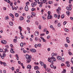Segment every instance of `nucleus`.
Masks as SVG:
<instances>
[{"mask_svg":"<svg viewBox=\"0 0 73 73\" xmlns=\"http://www.w3.org/2000/svg\"><path fill=\"white\" fill-rule=\"evenodd\" d=\"M26 58L27 59V63H29V62L31 61V58H32L31 56L27 54L26 55Z\"/></svg>","mask_w":73,"mask_h":73,"instance_id":"nucleus-1","label":"nucleus"},{"mask_svg":"<svg viewBox=\"0 0 73 73\" xmlns=\"http://www.w3.org/2000/svg\"><path fill=\"white\" fill-rule=\"evenodd\" d=\"M1 43L3 44H7V41L4 40H1Z\"/></svg>","mask_w":73,"mask_h":73,"instance_id":"nucleus-2","label":"nucleus"},{"mask_svg":"<svg viewBox=\"0 0 73 73\" xmlns=\"http://www.w3.org/2000/svg\"><path fill=\"white\" fill-rule=\"evenodd\" d=\"M48 18H49V16H50V17L49 18V19H51V18H52V15H50V11H48Z\"/></svg>","mask_w":73,"mask_h":73,"instance_id":"nucleus-3","label":"nucleus"},{"mask_svg":"<svg viewBox=\"0 0 73 73\" xmlns=\"http://www.w3.org/2000/svg\"><path fill=\"white\" fill-rule=\"evenodd\" d=\"M25 11L27 12V11H28V6L26 5L25 7Z\"/></svg>","mask_w":73,"mask_h":73,"instance_id":"nucleus-4","label":"nucleus"},{"mask_svg":"<svg viewBox=\"0 0 73 73\" xmlns=\"http://www.w3.org/2000/svg\"><path fill=\"white\" fill-rule=\"evenodd\" d=\"M34 35H35V36H38V35L39 34H38V31H36L35 33H34Z\"/></svg>","mask_w":73,"mask_h":73,"instance_id":"nucleus-5","label":"nucleus"},{"mask_svg":"<svg viewBox=\"0 0 73 73\" xmlns=\"http://www.w3.org/2000/svg\"><path fill=\"white\" fill-rule=\"evenodd\" d=\"M30 50L32 53H35L36 52V50L35 49H31Z\"/></svg>","mask_w":73,"mask_h":73,"instance_id":"nucleus-6","label":"nucleus"},{"mask_svg":"<svg viewBox=\"0 0 73 73\" xmlns=\"http://www.w3.org/2000/svg\"><path fill=\"white\" fill-rule=\"evenodd\" d=\"M66 41L68 43H69L70 42V40H69V37H67L66 38Z\"/></svg>","mask_w":73,"mask_h":73,"instance_id":"nucleus-7","label":"nucleus"},{"mask_svg":"<svg viewBox=\"0 0 73 73\" xmlns=\"http://www.w3.org/2000/svg\"><path fill=\"white\" fill-rule=\"evenodd\" d=\"M66 9L67 10H68V11H70V10L72 9V8L69 7H66Z\"/></svg>","mask_w":73,"mask_h":73,"instance_id":"nucleus-8","label":"nucleus"},{"mask_svg":"<svg viewBox=\"0 0 73 73\" xmlns=\"http://www.w3.org/2000/svg\"><path fill=\"white\" fill-rule=\"evenodd\" d=\"M57 58L59 60H61V57L60 56H57Z\"/></svg>","mask_w":73,"mask_h":73,"instance_id":"nucleus-9","label":"nucleus"},{"mask_svg":"<svg viewBox=\"0 0 73 73\" xmlns=\"http://www.w3.org/2000/svg\"><path fill=\"white\" fill-rule=\"evenodd\" d=\"M31 65H28L27 67V69H31Z\"/></svg>","mask_w":73,"mask_h":73,"instance_id":"nucleus-10","label":"nucleus"},{"mask_svg":"<svg viewBox=\"0 0 73 73\" xmlns=\"http://www.w3.org/2000/svg\"><path fill=\"white\" fill-rule=\"evenodd\" d=\"M38 66H35L34 67V69L35 70H37L38 69Z\"/></svg>","mask_w":73,"mask_h":73,"instance_id":"nucleus-11","label":"nucleus"},{"mask_svg":"<svg viewBox=\"0 0 73 73\" xmlns=\"http://www.w3.org/2000/svg\"><path fill=\"white\" fill-rule=\"evenodd\" d=\"M10 52H11V53H15V51H13V49H12L11 50Z\"/></svg>","mask_w":73,"mask_h":73,"instance_id":"nucleus-12","label":"nucleus"},{"mask_svg":"<svg viewBox=\"0 0 73 73\" xmlns=\"http://www.w3.org/2000/svg\"><path fill=\"white\" fill-rule=\"evenodd\" d=\"M20 20H23V19H24V18L23 17H22V16H21L20 17V19H19Z\"/></svg>","mask_w":73,"mask_h":73,"instance_id":"nucleus-13","label":"nucleus"},{"mask_svg":"<svg viewBox=\"0 0 73 73\" xmlns=\"http://www.w3.org/2000/svg\"><path fill=\"white\" fill-rule=\"evenodd\" d=\"M9 24L11 26H12L13 24V23H12V22H10L9 23Z\"/></svg>","mask_w":73,"mask_h":73,"instance_id":"nucleus-14","label":"nucleus"},{"mask_svg":"<svg viewBox=\"0 0 73 73\" xmlns=\"http://www.w3.org/2000/svg\"><path fill=\"white\" fill-rule=\"evenodd\" d=\"M10 16H11V17H12V18L14 19V16H13V15L12 14H10Z\"/></svg>","mask_w":73,"mask_h":73,"instance_id":"nucleus-15","label":"nucleus"},{"mask_svg":"<svg viewBox=\"0 0 73 73\" xmlns=\"http://www.w3.org/2000/svg\"><path fill=\"white\" fill-rule=\"evenodd\" d=\"M40 64L42 66H43V65H44V63H43V62H42V61H40Z\"/></svg>","mask_w":73,"mask_h":73,"instance_id":"nucleus-16","label":"nucleus"},{"mask_svg":"<svg viewBox=\"0 0 73 73\" xmlns=\"http://www.w3.org/2000/svg\"><path fill=\"white\" fill-rule=\"evenodd\" d=\"M40 1L43 2V3H45V2H46V0H40Z\"/></svg>","mask_w":73,"mask_h":73,"instance_id":"nucleus-17","label":"nucleus"},{"mask_svg":"<svg viewBox=\"0 0 73 73\" xmlns=\"http://www.w3.org/2000/svg\"><path fill=\"white\" fill-rule=\"evenodd\" d=\"M56 11H57L58 13V14H60V10H58V9H57Z\"/></svg>","mask_w":73,"mask_h":73,"instance_id":"nucleus-18","label":"nucleus"},{"mask_svg":"<svg viewBox=\"0 0 73 73\" xmlns=\"http://www.w3.org/2000/svg\"><path fill=\"white\" fill-rule=\"evenodd\" d=\"M13 41L15 43H16L17 42V40L16 39H14Z\"/></svg>","mask_w":73,"mask_h":73,"instance_id":"nucleus-19","label":"nucleus"},{"mask_svg":"<svg viewBox=\"0 0 73 73\" xmlns=\"http://www.w3.org/2000/svg\"><path fill=\"white\" fill-rule=\"evenodd\" d=\"M15 15L16 17H18V16H19V14H18L17 13H15Z\"/></svg>","mask_w":73,"mask_h":73,"instance_id":"nucleus-20","label":"nucleus"},{"mask_svg":"<svg viewBox=\"0 0 73 73\" xmlns=\"http://www.w3.org/2000/svg\"><path fill=\"white\" fill-rule=\"evenodd\" d=\"M6 2H7L8 3H9V4H10V3H11V1H9V0H7V1H6Z\"/></svg>","mask_w":73,"mask_h":73,"instance_id":"nucleus-21","label":"nucleus"},{"mask_svg":"<svg viewBox=\"0 0 73 73\" xmlns=\"http://www.w3.org/2000/svg\"><path fill=\"white\" fill-rule=\"evenodd\" d=\"M32 11L33 12V11H36V9L35 8H33L31 9Z\"/></svg>","mask_w":73,"mask_h":73,"instance_id":"nucleus-22","label":"nucleus"},{"mask_svg":"<svg viewBox=\"0 0 73 73\" xmlns=\"http://www.w3.org/2000/svg\"><path fill=\"white\" fill-rule=\"evenodd\" d=\"M45 34L44 33H42V34H40V36H44V35H45Z\"/></svg>","mask_w":73,"mask_h":73,"instance_id":"nucleus-23","label":"nucleus"},{"mask_svg":"<svg viewBox=\"0 0 73 73\" xmlns=\"http://www.w3.org/2000/svg\"><path fill=\"white\" fill-rule=\"evenodd\" d=\"M66 13L67 15H69V11H67L66 12Z\"/></svg>","mask_w":73,"mask_h":73,"instance_id":"nucleus-24","label":"nucleus"},{"mask_svg":"<svg viewBox=\"0 0 73 73\" xmlns=\"http://www.w3.org/2000/svg\"><path fill=\"white\" fill-rule=\"evenodd\" d=\"M20 46H21V47H23V43L22 42L20 44Z\"/></svg>","mask_w":73,"mask_h":73,"instance_id":"nucleus-25","label":"nucleus"},{"mask_svg":"<svg viewBox=\"0 0 73 73\" xmlns=\"http://www.w3.org/2000/svg\"><path fill=\"white\" fill-rule=\"evenodd\" d=\"M62 72H63V73H66V70L64 69H63V71H62Z\"/></svg>","mask_w":73,"mask_h":73,"instance_id":"nucleus-26","label":"nucleus"},{"mask_svg":"<svg viewBox=\"0 0 73 73\" xmlns=\"http://www.w3.org/2000/svg\"><path fill=\"white\" fill-rule=\"evenodd\" d=\"M65 16L64 15H61V18L62 19H64V17Z\"/></svg>","mask_w":73,"mask_h":73,"instance_id":"nucleus-27","label":"nucleus"},{"mask_svg":"<svg viewBox=\"0 0 73 73\" xmlns=\"http://www.w3.org/2000/svg\"><path fill=\"white\" fill-rule=\"evenodd\" d=\"M26 5H27V6H28L27 5H28L29 4V2H27V3H26Z\"/></svg>","mask_w":73,"mask_h":73,"instance_id":"nucleus-28","label":"nucleus"},{"mask_svg":"<svg viewBox=\"0 0 73 73\" xmlns=\"http://www.w3.org/2000/svg\"><path fill=\"white\" fill-rule=\"evenodd\" d=\"M50 66L52 68H54V65L53 64H51Z\"/></svg>","mask_w":73,"mask_h":73,"instance_id":"nucleus-29","label":"nucleus"},{"mask_svg":"<svg viewBox=\"0 0 73 73\" xmlns=\"http://www.w3.org/2000/svg\"><path fill=\"white\" fill-rule=\"evenodd\" d=\"M61 60L63 62L64 61V58H61Z\"/></svg>","mask_w":73,"mask_h":73,"instance_id":"nucleus-30","label":"nucleus"},{"mask_svg":"<svg viewBox=\"0 0 73 73\" xmlns=\"http://www.w3.org/2000/svg\"><path fill=\"white\" fill-rule=\"evenodd\" d=\"M32 15H33V16H35V13L34 12H32Z\"/></svg>","mask_w":73,"mask_h":73,"instance_id":"nucleus-31","label":"nucleus"},{"mask_svg":"<svg viewBox=\"0 0 73 73\" xmlns=\"http://www.w3.org/2000/svg\"><path fill=\"white\" fill-rule=\"evenodd\" d=\"M5 19V20H7L8 19H9V18L7 16L6 17Z\"/></svg>","mask_w":73,"mask_h":73,"instance_id":"nucleus-32","label":"nucleus"},{"mask_svg":"<svg viewBox=\"0 0 73 73\" xmlns=\"http://www.w3.org/2000/svg\"><path fill=\"white\" fill-rule=\"evenodd\" d=\"M48 62H50V58H48Z\"/></svg>","mask_w":73,"mask_h":73,"instance_id":"nucleus-33","label":"nucleus"},{"mask_svg":"<svg viewBox=\"0 0 73 73\" xmlns=\"http://www.w3.org/2000/svg\"><path fill=\"white\" fill-rule=\"evenodd\" d=\"M65 32H68L69 31V30L66 29H65Z\"/></svg>","mask_w":73,"mask_h":73,"instance_id":"nucleus-34","label":"nucleus"},{"mask_svg":"<svg viewBox=\"0 0 73 73\" xmlns=\"http://www.w3.org/2000/svg\"><path fill=\"white\" fill-rule=\"evenodd\" d=\"M43 67L44 68V69H46V64H44Z\"/></svg>","mask_w":73,"mask_h":73,"instance_id":"nucleus-35","label":"nucleus"},{"mask_svg":"<svg viewBox=\"0 0 73 73\" xmlns=\"http://www.w3.org/2000/svg\"><path fill=\"white\" fill-rule=\"evenodd\" d=\"M64 45L65 47H66V48H68V44H64Z\"/></svg>","mask_w":73,"mask_h":73,"instance_id":"nucleus-36","label":"nucleus"},{"mask_svg":"<svg viewBox=\"0 0 73 73\" xmlns=\"http://www.w3.org/2000/svg\"><path fill=\"white\" fill-rule=\"evenodd\" d=\"M38 28L39 29H41V25H39Z\"/></svg>","mask_w":73,"mask_h":73,"instance_id":"nucleus-37","label":"nucleus"},{"mask_svg":"<svg viewBox=\"0 0 73 73\" xmlns=\"http://www.w3.org/2000/svg\"><path fill=\"white\" fill-rule=\"evenodd\" d=\"M0 62L1 65H3L4 64V62H2L1 61H0Z\"/></svg>","mask_w":73,"mask_h":73,"instance_id":"nucleus-38","label":"nucleus"},{"mask_svg":"<svg viewBox=\"0 0 73 73\" xmlns=\"http://www.w3.org/2000/svg\"><path fill=\"white\" fill-rule=\"evenodd\" d=\"M54 23L55 24H57L58 23V21H56V20H55V21Z\"/></svg>","mask_w":73,"mask_h":73,"instance_id":"nucleus-39","label":"nucleus"},{"mask_svg":"<svg viewBox=\"0 0 73 73\" xmlns=\"http://www.w3.org/2000/svg\"><path fill=\"white\" fill-rule=\"evenodd\" d=\"M48 17H47V19H48H48H52V18H50V16H48Z\"/></svg>","mask_w":73,"mask_h":73,"instance_id":"nucleus-40","label":"nucleus"},{"mask_svg":"<svg viewBox=\"0 0 73 73\" xmlns=\"http://www.w3.org/2000/svg\"><path fill=\"white\" fill-rule=\"evenodd\" d=\"M5 46L7 49H8L9 48V46L8 45H6Z\"/></svg>","mask_w":73,"mask_h":73,"instance_id":"nucleus-41","label":"nucleus"},{"mask_svg":"<svg viewBox=\"0 0 73 73\" xmlns=\"http://www.w3.org/2000/svg\"><path fill=\"white\" fill-rule=\"evenodd\" d=\"M6 63H5V62H4L3 63V65L4 66H6Z\"/></svg>","mask_w":73,"mask_h":73,"instance_id":"nucleus-42","label":"nucleus"},{"mask_svg":"<svg viewBox=\"0 0 73 73\" xmlns=\"http://www.w3.org/2000/svg\"><path fill=\"white\" fill-rule=\"evenodd\" d=\"M21 37L22 38V39H24V37L23 35H21Z\"/></svg>","mask_w":73,"mask_h":73,"instance_id":"nucleus-43","label":"nucleus"},{"mask_svg":"<svg viewBox=\"0 0 73 73\" xmlns=\"http://www.w3.org/2000/svg\"><path fill=\"white\" fill-rule=\"evenodd\" d=\"M39 1V0H35V1L37 3H38V1Z\"/></svg>","mask_w":73,"mask_h":73,"instance_id":"nucleus-44","label":"nucleus"},{"mask_svg":"<svg viewBox=\"0 0 73 73\" xmlns=\"http://www.w3.org/2000/svg\"><path fill=\"white\" fill-rule=\"evenodd\" d=\"M60 23H58V27H60Z\"/></svg>","mask_w":73,"mask_h":73,"instance_id":"nucleus-45","label":"nucleus"},{"mask_svg":"<svg viewBox=\"0 0 73 73\" xmlns=\"http://www.w3.org/2000/svg\"><path fill=\"white\" fill-rule=\"evenodd\" d=\"M37 46H38L39 47H40V46H41V44H39L38 45H37Z\"/></svg>","mask_w":73,"mask_h":73,"instance_id":"nucleus-46","label":"nucleus"},{"mask_svg":"<svg viewBox=\"0 0 73 73\" xmlns=\"http://www.w3.org/2000/svg\"><path fill=\"white\" fill-rule=\"evenodd\" d=\"M44 32H46V31H47V29H44Z\"/></svg>","mask_w":73,"mask_h":73,"instance_id":"nucleus-47","label":"nucleus"},{"mask_svg":"<svg viewBox=\"0 0 73 73\" xmlns=\"http://www.w3.org/2000/svg\"><path fill=\"white\" fill-rule=\"evenodd\" d=\"M31 6L32 7H35V5H34V4L33 3H32L31 4Z\"/></svg>","mask_w":73,"mask_h":73,"instance_id":"nucleus-48","label":"nucleus"},{"mask_svg":"<svg viewBox=\"0 0 73 73\" xmlns=\"http://www.w3.org/2000/svg\"><path fill=\"white\" fill-rule=\"evenodd\" d=\"M33 4L34 5H37V3L36 2H34Z\"/></svg>","mask_w":73,"mask_h":73,"instance_id":"nucleus-49","label":"nucleus"},{"mask_svg":"<svg viewBox=\"0 0 73 73\" xmlns=\"http://www.w3.org/2000/svg\"><path fill=\"white\" fill-rule=\"evenodd\" d=\"M0 57H1V58H2V59H4V56H1Z\"/></svg>","mask_w":73,"mask_h":73,"instance_id":"nucleus-50","label":"nucleus"},{"mask_svg":"<svg viewBox=\"0 0 73 73\" xmlns=\"http://www.w3.org/2000/svg\"><path fill=\"white\" fill-rule=\"evenodd\" d=\"M56 61V58H55L54 57V58L53 59V61Z\"/></svg>","mask_w":73,"mask_h":73,"instance_id":"nucleus-51","label":"nucleus"},{"mask_svg":"<svg viewBox=\"0 0 73 73\" xmlns=\"http://www.w3.org/2000/svg\"><path fill=\"white\" fill-rule=\"evenodd\" d=\"M50 36H47V39H49V38H50Z\"/></svg>","mask_w":73,"mask_h":73,"instance_id":"nucleus-52","label":"nucleus"},{"mask_svg":"<svg viewBox=\"0 0 73 73\" xmlns=\"http://www.w3.org/2000/svg\"><path fill=\"white\" fill-rule=\"evenodd\" d=\"M48 3H49L50 4H51L52 3V2L51 1H48Z\"/></svg>","mask_w":73,"mask_h":73,"instance_id":"nucleus-53","label":"nucleus"},{"mask_svg":"<svg viewBox=\"0 0 73 73\" xmlns=\"http://www.w3.org/2000/svg\"><path fill=\"white\" fill-rule=\"evenodd\" d=\"M11 69L12 70H15V68H14V67H13L11 68Z\"/></svg>","mask_w":73,"mask_h":73,"instance_id":"nucleus-54","label":"nucleus"},{"mask_svg":"<svg viewBox=\"0 0 73 73\" xmlns=\"http://www.w3.org/2000/svg\"><path fill=\"white\" fill-rule=\"evenodd\" d=\"M47 72H50V69H48L47 70Z\"/></svg>","mask_w":73,"mask_h":73,"instance_id":"nucleus-55","label":"nucleus"},{"mask_svg":"<svg viewBox=\"0 0 73 73\" xmlns=\"http://www.w3.org/2000/svg\"><path fill=\"white\" fill-rule=\"evenodd\" d=\"M66 24V21H64V22L63 23V24L64 25H65V24Z\"/></svg>","mask_w":73,"mask_h":73,"instance_id":"nucleus-56","label":"nucleus"},{"mask_svg":"<svg viewBox=\"0 0 73 73\" xmlns=\"http://www.w3.org/2000/svg\"><path fill=\"white\" fill-rule=\"evenodd\" d=\"M54 53H53L52 54V57H54Z\"/></svg>","mask_w":73,"mask_h":73,"instance_id":"nucleus-57","label":"nucleus"},{"mask_svg":"<svg viewBox=\"0 0 73 73\" xmlns=\"http://www.w3.org/2000/svg\"><path fill=\"white\" fill-rule=\"evenodd\" d=\"M5 55H6L5 53H4L3 54V56H4V57H5Z\"/></svg>","mask_w":73,"mask_h":73,"instance_id":"nucleus-58","label":"nucleus"},{"mask_svg":"<svg viewBox=\"0 0 73 73\" xmlns=\"http://www.w3.org/2000/svg\"><path fill=\"white\" fill-rule=\"evenodd\" d=\"M37 44H35V48H37Z\"/></svg>","mask_w":73,"mask_h":73,"instance_id":"nucleus-59","label":"nucleus"},{"mask_svg":"<svg viewBox=\"0 0 73 73\" xmlns=\"http://www.w3.org/2000/svg\"><path fill=\"white\" fill-rule=\"evenodd\" d=\"M23 9V7H21L19 8V10H21V9Z\"/></svg>","mask_w":73,"mask_h":73,"instance_id":"nucleus-60","label":"nucleus"},{"mask_svg":"<svg viewBox=\"0 0 73 73\" xmlns=\"http://www.w3.org/2000/svg\"><path fill=\"white\" fill-rule=\"evenodd\" d=\"M54 58V57H51L50 58V59L51 60H53V58Z\"/></svg>","mask_w":73,"mask_h":73,"instance_id":"nucleus-61","label":"nucleus"},{"mask_svg":"<svg viewBox=\"0 0 73 73\" xmlns=\"http://www.w3.org/2000/svg\"><path fill=\"white\" fill-rule=\"evenodd\" d=\"M42 18H43L44 20H45V18L44 17V16H42Z\"/></svg>","mask_w":73,"mask_h":73,"instance_id":"nucleus-62","label":"nucleus"},{"mask_svg":"<svg viewBox=\"0 0 73 73\" xmlns=\"http://www.w3.org/2000/svg\"><path fill=\"white\" fill-rule=\"evenodd\" d=\"M19 29H21V27H20V26H19Z\"/></svg>","mask_w":73,"mask_h":73,"instance_id":"nucleus-63","label":"nucleus"},{"mask_svg":"<svg viewBox=\"0 0 73 73\" xmlns=\"http://www.w3.org/2000/svg\"><path fill=\"white\" fill-rule=\"evenodd\" d=\"M36 73H40V71L38 70H37L36 71Z\"/></svg>","mask_w":73,"mask_h":73,"instance_id":"nucleus-64","label":"nucleus"}]
</instances>
